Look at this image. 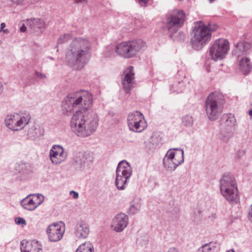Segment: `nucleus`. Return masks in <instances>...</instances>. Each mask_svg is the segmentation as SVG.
Masks as SVG:
<instances>
[{
    "mask_svg": "<svg viewBox=\"0 0 252 252\" xmlns=\"http://www.w3.org/2000/svg\"><path fill=\"white\" fill-rule=\"evenodd\" d=\"M93 104L91 94L86 91H81L69 94L62 102V109L67 115L73 111L70 126L78 136L86 137L92 135L96 129L98 119L96 114L87 111Z\"/></svg>",
    "mask_w": 252,
    "mask_h": 252,
    "instance_id": "obj_1",
    "label": "nucleus"
},
{
    "mask_svg": "<svg viewBox=\"0 0 252 252\" xmlns=\"http://www.w3.org/2000/svg\"><path fill=\"white\" fill-rule=\"evenodd\" d=\"M92 49V44L83 37L75 38L67 47L65 61L70 66L76 70L81 69L87 63V57Z\"/></svg>",
    "mask_w": 252,
    "mask_h": 252,
    "instance_id": "obj_2",
    "label": "nucleus"
},
{
    "mask_svg": "<svg viewBox=\"0 0 252 252\" xmlns=\"http://www.w3.org/2000/svg\"><path fill=\"white\" fill-rule=\"evenodd\" d=\"M146 47V43L141 39H137L127 42H123L116 46L111 45L105 50V56H112L114 52L118 55L126 59L131 58Z\"/></svg>",
    "mask_w": 252,
    "mask_h": 252,
    "instance_id": "obj_3",
    "label": "nucleus"
},
{
    "mask_svg": "<svg viewBox=\"0 0 252 252\" xmlns=\"http://www.w3.org/2000/svg\"><path fill=\"white\" fill-rule=\"evenodd\" d=\"M212 29L203 22L198 21L194 23L191 38V44L196 50L201 49L210 39Z\"/></svg>",
    "mask_w": 252,
    "mask_h": 252,
    "instance_id": "obj_4",
    "label": "nucleus"
},
{
    "mask_svg": "<svg viewBox=\"0 0 252 252\" xmlns=\"http://www.w3.org/2000/svg\"><path fill=\"white\" fill-rule=\"evenodd\" d=\"M224 103V96L220 93L214 92L207 96L204 107L207 116L211 121H215L218 118L222 112Z\"/></svg>",
    "mask_w": 252,
    "mask_h": 252,
    "instance_id": "obj_5",
    "label": "nucleus"
},
{
    "mask_svg": "<svg viewBox=\"0 0 252 252\" xmlns=\"http://www.w3.org/2000/svg\"><path fill=\"white\" fill-rule=\"evenodd\" d=\"M221 195L229 202H236L238 191L236 180L232 174H224L220 180Z\"/></svg>",
    "mask_w": 252,
    "mask_h": 252,
    "instance_id": "obj_6",
    "label": "nucleus"
},
{
    "mask_svg": "<svg viewBox=\"0 0 252 252\" xmlns=\"http://www.w3.org/2000/svg\"><path fill=\"white\" fill-rule=\"evenodd\" d=\"M31 118L29 112L23 111L7 115L5 118L4 123L9 129L12 131H19L28 124Z\"/></svg>",
    "mask_w": 252,
    "mask_h": 252,
    "instance_id": "obj_7",
    "label": "nucleus"
},
{
    "mask_svg": "<svg viewBox=\"0 0 252 252\" xmlns=\"http://www.w3.org/2000/svg\"><path fill=\"white\" fill-rule=\"evenodd\" d=\"M184 160V151L181 149H169L164 156V167L169 171H174Z\"/></svg>",
    "mask_w": 252,
    "mask_h": 252,
    "instance_id": "obj_8",
    "label": "nucleus"
},
{
    "mask_svg": "<svg viewBox=\"0 0 252 252\" xmlns=\"http://www.w3.org/2000/svg\"><path fill=\"white\" fill-rule=\"evenodd\" d=\"M229 49V42L223 38L216 40L209 49V56L215 61L224 58Z\"/></svg>",
    "mask_w": 252,
    "mask_h": 252,
    "instance_id": "obj_9",
    "label": "nucleus"
},
{
    "mask_svg": "<svg viewBox=\"0 0 252 252\" xmlns=\"http://www.w3.org/2000/svg\"><path fill=\"white\" fill-rule=\"evenodd\" d=\"M93 155L89 153H77L73 158V167L78 172H86L92 166Z\"/></svg>",
    "mask_w": 252,
    "mask_h": 252,
    "instance_id": "obj_10",
    "label": "nucleus"
},
{
    "mask_svg": "<svg viewBox=\"0 0 252 252\" xmlns=\"http://www.w3.org/2000/svg\"><path fill=\"white\" fill-rule=\"evenodd\" d=\"M127 125L130 130L140 132L147 126L143 115L139 111L130 113L127 118Z\"/></svg>",
    "mask_w": 252,
    "mask_h": 252,
    "instance_id": "obj_11",
    "label": "nucleus"
},
{
    "mask_svg": "<svg viewBox=\"0 0 252 252\" xmlns=\"http://www.w3.org/2000/svg\"><path fill=\"white\" fill-rule=\"evenodd\" d=\"M185 19V13L182 11L171 14L168 17L165 25L166 29L172 34L176 33L183 26Z\"/></svg>",
    "mask_w": 252,
    "mask_h": 252,
    "instance_id": "obj_12",
    "label": "nucleus"
},
{
    "mask_svg": "<svg viewBox=\"0 0 252 252\" xmlns=\"http://www.w3.org/2000/svg\"><path fill=\"white\" fill-rule=\"evenodd\" d=\"M65 229V224L63 222L53 223L49 225L46 229L49 240L52 242L60 241L64 235Z\"/></svg>",
    "mask_w": 252,
    "mask_h": 252,
    "instance_id": "obj_13",
    "label": "nucleus"
},
{
    "mask_svg": "<svg viewBox=\"0 0 252 252\" xmlns=\"http://www.w3.org/2000/svg\"><path fill=\"white\" fill-rule=\"evenodd\" d=\"M49 158L54 164H60L64 162L67 154L64 152L63 148L60 145H53L49 151Z\"/></svg>",
    "mask_w": 252,
    "mask_h": 252,
    "instance_id": "obj_14",
    "label": "nucleus"
},
{
    "mask_svg": "<svg viewBox=\"0 0 252 252\" xmlns=\"http://www.w3.org/2000/svg\"><path fill=\"white\" fill-rule=\"evenodd\" d=\"M128 224V216L124 213H120L113 219L111 228L113 231L119 233L122 232L127 226Z\"/></svg>",
    "mask_w": 252,
    "mask_h": 252,
    "instance_id": "obj_15",
    "label": "nucleus"
},
{
    "mask_svg": "<svg viewBox=\"0 0 252 252\" xmlns=\"http://www.w3.org/2000/svg\"><path fill=\"white\" fill-rule=\"evenodd\" d=\"M133 70L134 67L130 66L124 72V76L122 78V85L126 93H129L133 87L135 75Z\"/></svg>",
    "mask_w": 252,
    "mask_h": 252,
    "instance_id": "obj_16",
    "label": "nucleus"
},
{
    "mask_svg": "<svg viewBox=\"0 0 252 252\" xmlns=\"http://www.w3.org/2000/svg\"><path fill=\"white\" fill-rule=\"evenodd\" d=\"M90 232L88 223L85 220H80L76 223L74 228V234L79 239H85Z\"/></svg>",
    "mask_w": 252,
    "mask_h": 252,
    "instance_id": "obj_17",
    "label": "nucleus"
},
{
    "mask_svg": "<svg viewBox=\"0 0 252 252\" xmlns=\"http://www.w3.org/2000/svg\"><path fill=\"white\" fill-rule=\"evenodd\" d=\"M21 250L22 252H42L41 245L35 240H22L21 242Z\"/></svg>",
    "mask_w": 252,
    "mask_h": 252,
    "instance_id": "obj_18",
    "label": "nucleus"
},
{
    "mask_svg": "<svg viewBox=\"0 0 252 252\" xmlns=\"http://www.w3.org/2000/svg\"><path fill=\"white\" fill-rule=\"evenodd\" d=\"M251 48V44L246 41H241L238 42L233 50V54L237 57L246 55Z\"/></svg>",
    "mask_w": 252,
    "mask_h": 252,
    "instance_id": "obj_19",
    "label": "nucleus"
},
{
    "mask_svg": "<svg viewBox=\"0 0 252 252\" xmlns=\"http://www.w3.org/2000/svg\"><path fill=\"white\" fill-rule=\"evenodd\" d=\"M27 26L30 28L34 32H38V30L42 32V30L45 28V24L44 21L39 18L29 19L27 22Z\"/></svg>",
    "mask_w": 252,
    "mask_h": 252,
    "instance_id": "obj_20",
    "label": "nucleus"
},
{
    "mask_svg": "<svg viewBox=\"0 0 252 252\" xmlns=\"http://www.w3.org/2000/svg\"><path fill=\"white\" fill-rule=\"evenodd\" d=\"M235 128L233 127H225L220 126L219 137L223 142H227L232 138Z\"/></svg>",
    "mask_w": 252,
    "mask_h": 252,
    "instance_id": "obj_21",
    "label": "nucleus"
},
{
    "mask_svg": "<svg viewBox=\"0 0 252 252\" xmlns=\"http://www.w3.org/2000/svg\"><path fill=\"white\" fill-rule=\"evenodd\" d=\"M32 195V194L28 195L21 201L22 206L26 210L33 211L38 207Z\"/></svg>",
    "mask_w": 252,
    "mask_h": 252,
    "instance_id": "obj_22",
    "label": "nucleus"
},
{
    "mask_svg": "<svg viewBox=\"0 0 252 252\" xmlns=\"http://www.w3.org/2000/svg\"><path fill=\"white\" fill-rule=\"evenodd\" d=\"M132 170L130 164L126 160L119 162L116 169V173H132Z\"/></svg>",
    "mask_w": 252,
    "mask_h": 252,
    "instance_id": "obj_23",
    "label": "nucleus"
},
{
    "mask_svg": "<svg viewBox=\"0 0 252 252\" xmlns=\"http://www.w3.org/2000/svg\"><path fill=\"white\" fill-rule=\"evenodd\" d=\"M239 69L243 74L249 73L252 69V63L249 59L246 58L242 59L239 62Z\"/></svg>",
    "mask_w": 252,
    "mask_h": 252,
    "instance_id": "obj_24",
    "label": "nucleus"
},
{
    "mask_svg": "<svg viewBox=\"0 0 252 252\" xmlns=\"http://www.w3.org/2000/svg\"><path fill=\"white\" fill-rule=\"evenodd\" d=\"M43 134V129L39 126H32L28 130V135L32 139L40 137Z\"/></svg>",
    "mask_w": 252,
    "mask_h": 252,
    "instance_id": "obj_25",
    "label": "nucleus"
},
{
    "mask_svg": "<svg viewBox=\"0 0 252 252\" xmlns=\"http://www.w3.org/2000/svg\"><path fill=\"white\" fill-rule=\"evenodd\" d=\"M236 124V120L234 115L232 114H226L223 115L222 122L220 126L225 127H233L235 128Z\"/></svg>",
    "mask_w": 252,
    "mask_h": 252,
    "instance_id": "obj_26",
    "label": "nucleus"
},
{
    "mask_svg": "<svg viewBox=\"0 0 252 252\" xmlns=\"http://www.w3.org/2000/svg\"><path fill=\"white\" fill-rule=\"evenodd\" d=\"M127 174H117L115 184L118 189H123L124 185L126 183L127 179L129 176H126Z\"/></svg>",
    "mask_w": 252,
    "mask_h": 252,
    "instance_id": "obj_27",
    "label": "nucleus"
},
{
    "mask_svg": "<svg viewBox=\"0 0 252 252\" xmlns=\"http://www.w3.org/2000/svg\"><path fill=\"white\" fill-rule=\"evenodd\" d=\"M142 205L141 201L139 199H135L130 203L129 211L132 215H134L140 211Z\"/></svg>",
    "mask_w": 252,
    "mask_h": 252,
    "instance_id": "obj_28",
    "label": "nucleus"
},
{
    "mask_svg": "<svg viewBox=\"0 0 252 252\" xmlns=\"http://www.w3.org/2000/svg\"><path fill=\"white\" fill-rule=\"evenodd\" d=\"M94 247L90 242L87 241L81 244L75 252H94Z\"/></svg>",
    "mask_w": 252,
    "mask_h": 252,
    "instance_id": "obj_29",
    "label": "nucleus"
},
{
    "mask_svg": "<svg viewBox=\"0 0 252 252\" xmlns=\"http://www.w3.org/2000/svg\"><path fill=\"white\" fill-rule=\"evenodd\" d=\"M185 89V83L183 81H179L170 86V91L172 93H181Z\"/></svg>",
    "mask_w": 252,
    "mask_h": 252,
    "instance_id": "obj_30",
    "label": "nucleus"
},
{
    "mask_svg": "<svg viewBox=\"0 0 252 252\" xmlns=\"http://www.w3.org/2000/svg\"><path fill=\"white\" fill-rule=\"evenodd\" d=\"M162 140V137L158 132H154L150 138V143L154 145H157Z\"/></svg>",
    "mask_w": 252,
    "mask_h": 252,
    "instance_id": "obj_31",
    "label": "nucleus"
},
{
    "mask_svg": "<svg viewBox=\"0 0 252 252\" xmlns=\"http://www.w3.org/2000/svg\"><path fill=\"white\" fill-rule=\"evenodd\" d=\"M193 123V118L191 116L187 115L182 118V124L184 126L187 127H190L192 126Z\"/></svg>",
    "mask_w": 252,
    "mask_h": 252,
    "instance_id": "obj_32",
    "label": "nucleus"
},
{
    "mask_svg": "<svg viewBox=\"0 0 252 252\" xmlns=\"http://www.w3.org/2000/svg\"><path fill=\"white\" fill-rule=\"evenodd\" d=\"M29 167L30 165L29 164L23 162L17 163L15 165V169L16 171L19 173L26 171Z\"/></svg>",
    "mask_w": 252,
    "mask_h": 252,
    "instance_id": "obj_33",
    "label": "nucleus"
},
{
    "mask_svg": "<svg viewBox=\"0 0 252 252\" xmlns=\"http://www.w3.org/2000/svg\"><path fill=\"white\" fill-rule=\"evenodd\" d=\"M72 38V35L67 33L63 35H61L58 40L57 44H62L66 43Z\"/></svg>",
    "mask_w": 252,
    "mask_h": 252,
    "instance_id": "obj_34",
    "label": "nucleus"
},
{
    "mask_svg": "<svg viewBox=\"0 0 252 252\" xmlns=\"http://www.w3.org/2000/svg\"><path fill=\"white\" fill-rule=\"evenodd\" d=\"M212 251V247L211 243H207L202 245L197 250V252H211Z\"/></svg>",
    "mask_w": 252,
    "mask_h": 252,
    "instance_id": "obj_35",
    "label": "nucleus"
},
{
    "mask_svg": "<svg viewBox=\"0 0 252 252\" xmlns=\"http://www.w3.org/2000/svg\"><path fill=\"white\" fill-rule=\"evenodd\" d=\"M235 159L237 162L245 161L246 159L245 151L243 150L238 151L235 156Z\"/></svg>",
    "mask_w": 252,
    "mask_h": 252,
    "instance_id": "obj_36",
    "label": "nucleus"
},
{
    "mask_svg": "<svg viewBox=\"0 0 252 252\" xmlns=\"http://www.w3.org/2000/svg\"><path fill=\"white\" fill-rule=\"evenodd\" d=\"M32 197L35 200V203H37V206H39L44 201V196L40 193L32 194Z\"/></svg>",
    "mask_w": 252,
    "mask_h": 252,
    "instance_id": "obj_37",
    "label": "nucleus"
},
{
    "mask_svg": "<svg viewBox=\"0 0 252 252\" xmlns=\"http://www.w3.org/2000/svg\"><path fill=\"white\" fill-rule=\"evenodd\" d=\"M15 221L17 224H22L23 225H25L26 224V220L23 218L20 217L16 218Z\"/></svg>",
    "mask_w": 252,
    "mask_h": 252,
    "instance_id": "obj_38",
    "label": "nucleus"
},
{
    "mask_svg": "<svg viewBox=\"0 0 252 252\" xmlns=\"http://www.w3.org/2000/svg\"><path fill=\"white\" fill-rule=\"evenodd\" d=\"M35 75L37 77H38L41 79H46V78H47V77L45 74L42 73L37 71H35Z\"/></svg>",
    "mask_w": 252,
    "mask_h": 252,
    "instance_id": "obj_39",
    "label": "nucleus"
},
{
    "mask_svg": "<svg viewBox=\"0 0 252 252\" xmlns=\"http://www.w3.org/2000/svg\"><path fill=\"white\" fill-rule=\"evenodd\" d=\"M149 0H138L139 4L141 6H146Z\"/></svg>",
    "mask_w": 252,
    "mask_h": 252,
    "instance_id": "obj_40",
    "label": "nucleus"
},
{
    "mask_svg": "<svg viewBox=\"0 0 252 252\" xmlns=\"http://www.w3.org/2000/svg\"><path fill=\"white\" fill-rule=\"evenodd\" d=\"M248 218L249 220L252 222V205L250 208V210L248 214Z\"/></svg>",
    "mask_w": 252,
    "mask_h": 252,
    "instance_id": "obj_41",
    "label": "nucleus"
},
{
    "mask_svg": "<svg viewBox=\"0 0 252 252\" xmlns=\"http://www.w3.org/2000/svg\"><path fill=\"white\" fill-rule=\"evenodd\" d=\"M70 194L74 199H77L78 197V193L77 192H76V191H75L74 190L70 191Z\"/></svg>",
    "mask_w": 252,
    "mask_h": 252,
    "instance_id": "obj_42",
    "label": "nucleus"
},
{
    "mask_svg": "<svg viewBox=\"0 0 252 252\" xmlns=\"http://www.w3.org/2000/svg\"><path fill=\"white\" fill-rule=\"evenodd\" d=\"M10 1H11L13 3L19 5L22 3L25 0H9Z\"/></svg>",
    "mask_w": 252,
    "mask_h": 252,
    "instance_id": "obj_43",
    "label": "nucleus"
},
{
    "mask_svg": "<svg viewBox=\"0 0 252 252\" xmlns=\"http://www.w3.org/2000/svg\"><path fill=\"white\" fill-rule=\"evenodd\" d=\"M5 27H6V25L4 23H1L0 28V32H1V31H2L4 29Z\"/></svg>",
    "mask_w": 252,
    "mask_h": 252,
    "instance_id": "obj_44",
    "label": "nucleus"
},
{
    "mask_svg": "<svg viewBox=\"0 0 252 252\" xmlns=\"http://www.w3.org/2000/svg\"><path fill=\"white\" fill-rule=\"evenodd\" d=\"M27 27L24 24L21 28H20V31L21 32H25L26 31Z\"/></svg>",
    "mask_w": 252,
    "mask_h": 252,
    "instance_id": "obj_45",
    "label": "nucleus"
},
{
    "mask_svg": "<svg viewBox=\"0 0 252 252\" xmlns=\"http://www.w3.org/2000/svg\"><path fill=\"white\" fill-rule=\"evenodd\" d=\"M168 252H178L176 248H171L169 249Z\"/></svg>",
    "mask_w": 252,
    "mask_h": 252,
    "instance_id": "obj_46",
    "label": "nucleus"
},
{
    "mask_svg": "<svg viewBox=\"0 0 252 252\" xmlns=\"http://www.w3.org/2000/svg\"><path fill=\"white\" fill-rule=\"evenodd\" d=\"M75 3H83L84 2H87V0H73Z\"/></svg>",
    "mask_w": 252,
    "mask_h": 252,
    "instance_id": "obj_47",
    "label": "nucleus"
},
{
    "mask_svg": "<svg viewBox=\"0 0 252 252\" xmlns=\"http://www.w3.org/2000/svg\"><path fill=\"white\" fill-rule=\"evenodd\" d=\"M1 32H3L4 34H7L9 33V31L7 29H4L2 31H1Z\"/></svg>",
    "mask_w": 252,
    "mask_h": 252,
    "instance_id": "obj_48",
    "label": "nucleus"
},
{
    "mask_svg": "<svg viewBox=\"0 0 252 252\" xmlns=\"http://www.w3.org/2000/svg\"><path fill=\"white\" fill-rule=\"evenodd\" d=\"M2 92V86L1 83L0 82V94H1Z\"/></svg>",
    "mask_w": 252,
    "mask_h": 252,
    "instance_id": "obj_49",
    "label": "nucleus"
},
{
    "mask_svg": "<svg viewBox=\"0 0 252 252\" xmlns=\"http://www.w3.org/2000/svg\"><path fill=\"white\" fill-rule=\"evenodd\" d=\"M227 252H234L233 250H230L228 251Z\"/></svg>",
    "mask_w": 252,
    "mask_h": 252,
    "instance_id": "obj_50",
    "label": "nucleus"
},
{
    "mask_svg": "<svg viewBox=\"0 0 252 252\" xmlns=\"http://www.w3.org/2000/svg\"><path fill=\"white\" fill-rule=\"evenodd\" d=\"M208 0L210 1V2L212 3V2H214L215 0Z\"/></svg>",
    "mask_w": 252,
    "mask_h": 252,
    "instance_id": "obj_51",
    "label": "nucleus"
},
{
    "mask_svg": "<svg viewBox=\"0 0 252 252\" xmlns=\"http://www.w3.org/2000/svg\"><path fill=\"white\" fill-rule=\"evenodd\" d=\"M34 0H32L31 2H34Z\"/></svg>",
    "mask_w": 252,
    "mask_h": 252,
    "instance_id": "obj_52",
    "label": "nucleus"
}]
</instances>
